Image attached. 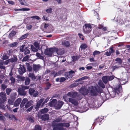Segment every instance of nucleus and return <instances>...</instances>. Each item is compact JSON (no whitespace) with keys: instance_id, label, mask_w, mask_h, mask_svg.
Listing matches in <instances>:
<instances>
[{"instance_id":"f257e3e1","label":"nucleus","mask_w":130,"mask_h":130,"mask_svg":"<svg viewBox=\"0 0 130 130\" xmlns=\"http://www.w3.org/2000/svg\"><path fill=\"white\" fill-rule=\"evenodd\" d=\"M68 96L72 97V98H69V101L74 105H77L78 103L77 101L73 98H75L77 96V93L74 91H71L69 92L67 94Z\"/></svg>"},{"instance_id":"f03ea898","label":"nucleus","mask_w":130,"mask_h":130,"mask_svg":"<svg viewBox=\"0 0 130 130\" xmlns=\"http://www.w3.org/2000/svg\"><path fill=\"white\" fill-rule=\"evenodd\" d=\"M33 102L32 100H30L28 102V100L26 98H24L23 100L20 105V107L22 108L25 105V107L27 108L33 104Z\"/></svg>"},{"instance_id":"7ed1b4c3","label":"nucleus","mask_w":130,"mask_h":130,"mask_svg":"<svg viewBox=\"0 0 130 130\" xmlns=\"http://www.w3.org/2000/svg\"><path fill=\"white\" fill-rule=\"evenodd\" d=\"M122 90V87L121 85H118L114 89V91L111 92V95L112 97H115V95L116 93L118 94L119 92H121Z\"/></svg>"},{"instance_id":"20e7f679","label":"nucleus","mask_w":130,"mask_h":130,"mask_svg":"<svg viewBox=\"0 0 130 130\" xmlns=\"http://www.w3.org/2000/svg\"><path fill=\"white\" fill-rule=\"evenodd\" d=\"M92 30L91 26L90 24H85L83 26V31L85 33L89 32Z\"/></svg>"},{"instance_id":"39448f33","label":"nucleus","mask_w":130,"mask_h":130,"mask_svg":"<svg viewBox=\"0 0 130 130\" xmlns=\"http://www.w3.org/2000/svg\"><path fill=\"white\" fill-rule=\"evenodd\" d=\"M25 45H23L20 47V51L22 52H24V54L26 55L30 53V51L28 50V47H25Z\"/></svg>"},{"instance_id":"423d86ee","label":"nucleus","mask_w":130,"mask_h":130,"mask_svg":"<svg viewBox=\"0 0 130 130\" xmlns=\"http://www.w3.org/2000/svg\"><path fill=\"white\" fill-rule=\"evenodd\" d=\"M89 90L91 95L94 96L97 95L98 92L96 87L93 86L90 87L89 88Z\"/></svg>"},{"instance_id":"0eeeda50","label":"nucleus","mask_w":130,"mask_h":130,"mask_svg":"<svg viewBox=\"0 0 130 130\" xmlns=\"http://www.w3.org/2000/svg\"><path fill=\"white\" fill-rule=\"evenodd\" d=\"M114 76H103L102 78V80L105 84H106L107 83L108 80H111L114 79Z\"/></svg>"},{"instance_id":"6e6552de","label":"nucleus","mask_w":130,"mask_h":130,"mask_svg":"<svg viewBox=\"0 0 130 130\" xmlns=\"http://www.w3.org/2000/svg\"><path fill=\"white\" fill-rule=\"evenodd\" d=\"M6 94L4 92H1L0 93V102L4 103L7 99Z\"/></svg>"},{"instance_id":"1a4fd4ad","label":"nucleus","mask_w":130,"mask_h":130,"mask_svg":"<svg viewBox=\"0 0 130 130\" xmlns=\"http://www.w3.org/2000/svg\"><path fill=\"white\" fill-rule=\"evenodd\" d=\"M54 48L51 49H47L45 50L44 54L49 56H51L52 54L54 55Z\"/></svg>"},{"instance_id":"9d476101","label":"nucleus","mask_w":130,"mask_h":130,"mask_svg":"<svg viewBox=\"0 0 130 130\" xmlns=\"http://www.w3.org/2000/svg\"><path fill=\"white\" fill-rule=\"evenodd\" d=\"M29 94L33 95L34 97L37 96L38 94L39 93L38 91H35V90L32 88H30L29 89Z\"/></svg>"},{"instance_id":"9b49d317","label":"nucleus","mask_w":130,"mask_h":130,"mask_svg":"<svg viewBox=\"0 0 130 130\" xmlns=\"http://www.w3.org/2000/svg\"><path fill=\"white\" fill-rule=\"evenodd\" d=\"M79 92L84 95H87L88 93V91L85 87H82L79 90Z\"/></svg>"},{"instance_id":"f8f14e48","label":"nucleus","mask_w":130,"mask_h":130,"mask_svg":"<svg viewBox=\"0 0 130 130\" xmlns=\"http://www.w3.org/2000/svg\"><path fill=\"white\" fill-rule=\"evenodd\" d=\"M54 55H62L63 54V52L61 50L59 49H58L56 48H54Z\"/></svg>"},{"instance_id":"ddd939ff","label":"nucleus","mask_w":130,"mask_h":130,"mask_svg":"<svg viewBox=\"0 0 130 130\" xmlns=\"http://www.w3.org/2000/svg\"><path fill=\"white\" fill-rule=\"evenodd\" d=\"M20 67L18 70V72L20 74H22L26 71V69L23 65L20 64Z\"/></svg>"},{"instance_id":"4468645a","label":"nucleus","mask_w":130,"mask_h":130,"mask_svg":"<svg viewBox=\"0 0 130 130\" xmlns=\"http://www.w3.org/2000/svg\"><path fill=\"white\" fill-rule=\"evenodd\" d=\"M63 104V102L61 101H59L55 106L56 109H60Z\"/></svg>"},{"instance_id":"2eb2a0df","label":"nucleus","mask_w":130,"mask_h":130,"mask_svg":"<svg viewBox=\"0 0 130 130\" xmlns=\"http://www.w3.org/2000/svg\"><path fill=\"white\" fill-rule=\"evenodd\" d=\"M17 61V58L16 57H14V58L6 60L4 62V64H7L10 62H16Z\"/></svg>"},{"instance_id":"dca6fc26","label":"nucleus","mask_w":130,"mask_h":130,"mask_svg":"<svg viewBox=\"0 0 130 130\" xmlns=\"http://www.w3.org/2000/svg\"><path fill=\"white\" fill-rule=\"evenodd\" d=\"M18 90L19 93L20 95L25 96L26 94V92L22 89H21V88H18Z\"/></svg>"},{"instance_id":"f3484780","label":"nucleus","mask_w":130,"mask_h":130,"mask_svg":"<svg viewBox=\"0 0 130 130\" xmlns=\"http://www.w3.org/2000/svg\"><path fill=\"white\" fill-rule=\"evenodd\" d=\"M62 126H61L58 123L54 127L53 130H66Z\"/></svg>"},{"instance_id":"a211bd4d","label":"nucleus","mask_w":130,"mask_h":130,"mask_svg":"<svg viewBox=\"0 0 130 130\" xmlns=\"http://www.w3.org/2000/svg\"><path fill=\"white\" fill-rule=\"evenodd\" d=\"M8 102L9 104L7 105V107L9 110H11L12 106H11V105H13V102L12 100L9 99L8 100Z\"/></svg>"},{"instance_id":"6ab92c4d","label":"nucleus","mask_w":130,"mask_h":130,"mask_svg":"<svg viewBox=\"0 0 130 130\" xmlns=\"http://www.w3.org/2000/svg\"><path fill=\"white\" fill-rule=\"evenodd\" d=\"M22 101V99L20 98L18 99L15 102L14 106L15 107L18 106L20 104Z\"/></svg>"},{"instance_id":"aec40b11","label":"nucleus","mask_w":130,"mask_h":130,"mask_svg":"<svg viewBox=\"0 0 130 130\" xmlns=\"http://www.w3.org/2000/svg\"><path fill=\"white\" fill-rule=\"evenodd\" d=\"M41 67L39 64H35L33 65V69L34 71H35V72H36L39 70Z\"/></svg>"},{"instance_id":"412c9836","label":"nucleus","mask_w":130,"mask_h":130,"mask_svg":"<svg viewBox=\"0 0 130 130\" xmlns=\"http://www.w3.org/2000/svg\"><path fill=\"white\" fill-rule=\"evenodd\" d=\"M43 99H40L39 101L38 102L35 107L36 109H38L39 108L41 104L43 102Z\"/></svg>"},{"instance_id":"4be33fe9","label":"nucleus","mask_w":130,"mask_h":130,"mask_svg":"<svg viewBox=\"0 0 130 130\" xmlns=\"http://www.w3.org/2000/svg\"><path fill=\"white\" fill-rule=\"evenodd\" d=\"M113 48V47H111L110 48V50H109V52L107 51L105 52V55L108 56L110 55L111 54L114 52Z\"/></svg>"},{"instance_id":"5701e85b","label":"nucleus","mask_w":130,"mask_h":130,"mask_svg":"<svg viewBox=\"0 0 130 130\" xmlns=\"http://www.w3.org/2000/svg\"><path fill=\"white\" fill-rule=\"evenodd\" d=\"M61 119L60 118H59L53 121L52 122V125H56L58 124L57 123L60 122L61 121Z\"/></svg>"},{"instance_id":"b1692460","label":"nucleus","mask_w":130,"mask_h":130,"mask_svg":"<svg viewBox=\"0 0 130 130\" xmlns=\"http://www.w3.org/2000/svg\"><path fill=\"white\" fill-rule=\"evenodd\" d=\"M41 118L43 120H47L49 119V115L47 114L44 115L42 116Z\"/></svg>"},{"instance_id":"393cba45","label":"nucleus","mask_w":130,"mask_h":130,"mask_svg":"<svg viewBox=\"0 0 130 130\" xmlns=\"http://www.w3.org/2000/svg\"><path fill=\"white\" fill-rule=\"evenodd\" d=\"M30 10V9L29 8H22L20 9H16L15 8L14 9V10L15 11H27Z\"/></svg>"},{"instance_id":"a878e982","label":"nucleus","mask_w":130,"mask_h":130,"mask_svg":"<svg viewBox=\"0 0 130 130\" xmlns=\"http://www.w3.org/2000/svg\"><path fill=\"white\" fill-rule=\"evenodd\" d=\"M62 44L63 45L66 47H69L70 45V43L68 41H65L62 42Z\"/></svg>"},{"instance_id":"bb28decb","label":"nucleus","mask_w":130,"mask_h":130,"mask_svg":"<svg viewBox=\"0 0 130 130\" xmlns=\"http://www.w3.org/2000/svg\"><path fill=\"white\" fill-rule=\"evenodd\" d=\"M65 76L68 79L72 78L73 76V75L69 72H66L65 73Z\"/></svg>"},{"instance_id":"cd10ccee","label":"nucleus","mask_w":130,"mask_h":130,"mask_svg":"<svg viewBox=\"0 0 130 130\" xmlns=\"http://www.w3.org/2000/svg\"><path fill=\"white\" fill-rule=\"evenodd\" d=\"M59 125L62 126H65L67 127H68L69 126L70 124L69 123H59Z\"/></svg>"},{"instance_id":"c85d7f7f","label":"nucleus","mask_w":130,"mask_h":130,"mask_svg":"<svg viewBox=\"0 0 130 130\" xmlns=\"http://www.w3.org/2000/svg\"><path fill=\"white\" fill-rule=\"evenodd\" d=\"M28 76L31 78L33 80H34L36 78V77L33 73H29L28 74Z\"/></svg>"},{"instance_id":"c756f323","label":"nucleus","mask_w":130,"mask_h":130,"mask_svg":"<svg viewBox=\"0 0 130 130\" xmlns=\"http://www.w3.org/2000/svg\"><path fill=\"white\" fill-rule=\"evenodd\" d=\"M115 61H117V62H116V63H118L119 64H120L122 63V61L121 59L119 58H116L115 60Z\"/></svg>"},{"instance_id":"7c9ffc66","label":"nucleus","mask_w":130,"mask_h":130,"mask_svg":"<svg viewBox=\"0 0 130 130\" xmlns=\"http://www.w3.org/2000/svg\"><path fill=\"white\" fill-rule=\"evenodd\" d=\"M98 84L102 88H105V85L100 80L99 81Z\"/></svg>"},{"instance_id":"2f4dec72","label":"nucleus","mask_w":130,"mask_h":130,"mask_svg":"<svg viewBox=\"0 0 130 130\" xmlns=\"http://www.w3.org/2000/svg\"><path fill=\"white\" fill-rule=\"evenodd\" d=\"M28 35L29 34L27 33L23 35L22 37L20 38V40H22L26 38Z\"/></svg>"},{"instance_id":"473e14b6","label":"nucleus","mask_w":130,"mask_h":130,"mask_svg":"<svg viewBox=\"0 0 130 130\" xmlns=\"http://www.w3.org/2000/svg\"><path fill=\"white\" fill-rule=\"evenodd\" d=\"M31 48L32 51H33L36 52L38 50V48L36 47H35L34 46L32 45H31Z\"/></svg>"},{"instance_id":"72a5a7b5","label":"nucleus","mask_w":130,"mask_h":130,"mask_svg":"<svg viewBox=\"0 0 130 130\" xmlns=\"http://www.w3.org/2000/svg\"><path fill=\"white\" fill-rule=\"evenodd\" d=\"M48 111V109L47 108H44L41 110V112L42 113H45L47 112Z\"/></svg>"},{"instance_id":"f704fd0d","label":"nucleus","mask_w":130,"mask_h":130,"mask_svg":"<svg viewBox=\"0 0 130 130\" xmlns=\"http://www.w3.org/2000/svg\"><path fill=\"white\" fill-rule=\"evenodd\" d=\"M87 47L86 44H83L81 45L80 46V47L82 49H85Z\"/></svg>"},{"instance_id":"c9c22d12","label":"nucleus","mask_w":130,"mask_h":130,"mask_svg":"<svg viewBox=\"0 0 130 130\" xmlns=\"http://www.w3.org/2000/svg\"><path fill=\"white\" fill-rule=\"evenodd\" d=\"M15 31H12L10 33L9 35V36L10 37H12L15 35L16 34Z\"/></svg>"},{"instance_id":"e433bc0d","label":"nucleus","mask_w":130,"mask_h":130,"mask_svg":"<svg viewBox=\"0 0 130 130\" xmlns=\"http://www.w3.org/2000/svg\"><path fill=\"white\" fill-rule=\"evenodd\" d=\"M41 126L39 125H35V130H41Z\"/></svg>"},{"instance_id":"4c0bfd02","label":"nucleus","mask_w":130,"mask_h":130,"mask_svg":"<svg viewBox=\"0 0 130 130\" xmlns=\"http://www.w3.org/2000/svg\"><path fill=\"white\" fill-rule=\"evenodd\" d=\"M52 8H49L47 9H46L45 11L47 13H51L52 12Z\"/></svg>"},{"instance_id":"58836bf2","label":"nucleus","mask_w":130,"mask_h":130,"mask_svg":"<svg viewBox=\"0 0 130 130\" xmlns=\"http://www.w3.org/2000/svg\"><path fill=\"white\" fill-rule=\"evenodd\" d=\"M100 52L98 51H94L93 53V55L94 56L95 55H99L100 54Z\"/></svg>"},{"instance_id":"ea45409f","label":"nucleus","mask_w":130,"mask_h":130,"mask_svg":"<svg viewBox=\"0 0 130 130\" xmlns=\"http://www.w3.org/2000/svg\"><path fill=\"white\" fill-rule=\"evenodd\" d=\"M87 78H88L86 76H85L83 77L82 78L78 79L77 80V81H81V80H85V79H87Z\"/></svg>"},{"instance_id":"a19ab883","label":"nucleus","mask_w":130,"mask_h":130,"mask_svg":"<svg viewBox=\"0 0 130 130\" xmlns=\"http://www.w3.org/2000/svg\"><path fill=\"white\" fill-rule=\"evenodd\" d=\"M30 82V79L28 78H27L26 79L25 82V84L26 85H28Z\"/></svg>"},{"instance_id":"79ce46f5","label":"nucleus","mask_w":130,"mask_h":130,"mask_svg":"<svg viewBox=\"0 0 130 130\" xmlns=\"http://www.w3.org/2000/svg\"><path fill=\"white\" fill-rule=\"evenodd\" d=\"M29 58V56L27 55L22 60L23 61H27Z\"/></svg>"},{"instance_id":"37998d69","label":"nucleus","mask_w":130,"mask_h":130,"mask_svg":"<svg viewBox=\"0 0 130 130\" xmlns=\"http://www.w3.org/2000/svg\"><path fill=\"white\" fill-rule=\"evenodd\" d=\"M11 91V89L9 88H7L6 89V91L7 94L8 95L10 93Z\"/></svg>"},{"instance_id":"c03bdc74","label":"nucleus","mask_w":130,"mask_h":130,"mask_svg":"<svg viewBox=\"0 0 130 130\" xmlns=\"http://www.w3.org/2000/svg\"><path fill=\"white\" fill-rule=\"evenodd\" d=\"M99 28V29H101L103 30H106L107 29L106 27H104L103 25H100Z\"/></svg>"},{"instance_id":"a18cd8bd","label":"nucleus","mask_w":130,"mask_h":130,"mask_svg":"<svg viewBox=\"0 0 130 130\" xmlns=\"http://www.w3.org/2000/svg\"><path fill=\"white\" fill-rule=\"evenodd\" d=\"M36 55L37 57H39L41 59H42L43 58V57L41 55L40 53H36Z\"/></svg>"},{"instance_id":"49530a36","label":"nucleus","mask_w":130,"mask_h":130,"mask_svg":"<svg viewBox=\"0 0 130 130\" xmlns=\"http://www.w3.org/2000/svg\"><path fill=\"white\" fill-rule=\"evenodd\" d=\"M29 88V87L27 86H21V89L24 90H25Z\"/></svg>"},{"instance_id":"de8ad7c7","label":"nucleus","mask_w":130,"mask_h":130,"mask_svg":"<svg viewBox=\"0 0 130 130\" xmlns=\"http://www.w3.org/2000/svg\"><path fill=\"white\" fill-rule=\"evenodd\" d=\"M34 46L35 47H36L38 48L39 49V44L38 42H36L34 43Z\"/></svg>"},{"instance_id":"09e8293b","label":"nucleus","mask_w":130,"mask_h":130,"mask_svg":"<svg viewBox=\"0 0 130 130\" xmlns=\"http://www.w3.org/2000/svg\"><path fill=\"white\" fill-rule=\"evenodd\" d=\"M121 67V65H116L112 67V68L114 70L115 69H118V68Z\"/></svg>"},{"instance_id":"8fccbe9b","label":"nucleus","mask_w":130,"mask_h":130,"mask_svg":"<svg viewBox=\"0 0 130 130\" xmlns=\"http://www.w3.org/2000/svg\"><path fill=\"white\" fill-rule=\"evenodd\" d=\"M18 43L17 42H14L13 43L10 44V46L11 47H14Z\"/></svg>"},{"instance_id":"3c124183","label":"nucleus","mask_w":130,"mask_h":130,"mask_svg":"<svg viewBox=\"0 0 130 130\" xmlns=\"http://www.w3.org/2000/svg\"><path fill=\"white\" fill-rule=\"evenodd\" d=\"M9 117L10 118H11L12 119H13L15 120L17 119L16 118V117H15V116L14 115H10L9 116Z\"/></svg>"},{"instance_id":"603ef678","label":"nucleus","mask_w":130,"mask_h":130,"mask_svg":"<svg viewBox=\"0 0 130 130\" xmlns=\"http://www.w3.org/2000/svg\"><path fill=\"white\" fill-rule=\"evenodd\" d=\"M10 80H11L12 83H14L15 82V79L13 76H11L10 77Z\"/></svg>"},{"instance_id":"864d4df0","label":"nucleus","mask_w":130,"mask_h":130,"mask_svg":"<svg viewBox=\"0 0 130 130\" xmlns=\"http://www.w3.org/2000/svg\"><path fill=\"white\" fill-rule=\"evenodd\" d=\"M31 18L33 19H35L37 20H39L40 19L39 17L37 16H34L31 17Z\"/></svg>"},{"instance_id":"5fc2aeb1","label":"nucleus","mask_w":130,"mask_h":130,"mask_svg":"<svg viewBox=\"0 0 130 130\" xmlns=\"http://www.w3.org/2000/svg\"><path fill=\"white\" fill-rule=\"evenodd\" d=\"M72 58L74 61H75L78 60L79 58V57L78 56H74L72 57Z\"/></svg>"},{"instance_id":"6e6d98bb","label":"nucleus","mask_w":130,"mask_h":130,"mask_svg":"<svg viewBox=\"0 0 130 130\" xmlns=\"http://www.w3.org/2000/svg\"><path fill=\"white\" fill-rule=\"evenodd\" d=\"M1 87L3 90H4L6 88L7 86L4 84H2L1 86Z\"/></svg>"},{"instance_id":"4d7b16f0","label":"nucleus","mask_w":130,"mask_h":130,"mask_svg":"<svg viewBox=\"0 0 130 130\" xmlns=\"http://www.w3.org/2000/svg\"><path fill=\"white\" fill-rule=\"evenodd\" d=\"M6 41L4 40V39H3L0 41V43L1 44H5L6 43Z\"/></svg>"},{"instance_id":"13d9d810","label":"nucleus","mask_w":130,"mask_h":130,"mask_svg":"<svg viewBox=\"0 0 130 130\" xmlns=\"http://www.w3.org/2000/svg\"><path fill=\"white\" fill-rule=\"evenodd\" d=\"M29 120L30 122L33 123L34 122L33 118L32 117H30L29 119Z\"/></svg>"},{"instance_id":"bf43d9fd","label":"nucleus","mask_w":130,"mask_h":130,"mask_svg":"<svg viewBox=\"0 0 130 130\" xmlns=\"http://www.w3.org/2000/svg\"><path fill=\"white\" fill-rule=\"evenodd\" d=\"M66 80V78L64 77H61L60 80V82H63L64 81Z\"/></svg>"},{"instance_id":"052dcab7","label":"nucleus","mask_w":130,"mask_h":130,"mask_svg":"<svg viewBox=\"0 0 130 130\" xmlns=\"http://www.w3.org/2000/svg\"><path fill=\"white\" fill-rule=\"evenodd\" d=\"M42 19L45 20L47 21L49 19L45 15H44L42 17Z\"/></svg>"},{"instance_id":"680f3d73","label":"nucleus","mask_w":130,"mask_h":130,"mask_svg":"<svg viewBox=\"0 0 130 130\" xmlns=\"http://www.w3.org/2000/svg\"><path fill=\"white\" fill-rule=\"evenodd\" d=\"M96 121L98 123H99L100 122H101L102 121L101 118H97L96 119Z\"/></svg>"},{"instance_id":"e2e57ef3","label":"nucleus","mask_w":130,"mask_h":130,"mask_svg":"<svg viewBox=\"0 0 130 130\" xmlns=\"http://www.w3.org/2000/svg\"><path fill=\"white\" fill-rule=\"evenodd\" d=\"M44 26V28L45 29H46L48 26L49 25L48 24H46L45 23H43L42 24Z\"/></svg>"},{"instance_id":"0e129e2a","label":"nucleus","mask_w":130,"mask_h":130,"mask_svg":"<svg viewBox=\"0 0 130 130\" xmlns=\"http://www.w3.org/2000/svg\"><path fill=\"white\" fill-rule=\"evenodd\" d=\"M33 108V106H32L31 107H30V108H29L28 109H27L26 110V111L29 112Z\"/></svg>"},{"instance_id":"69168bd1","label":"nucleus","mask_w":130,"mask_h":130,"mask_svg":"<svg viewBox=\"0 0 130 130\" xmlns=\"http://www.w3.org/2000/svg\"><path fill=\"white\" fill-rule=\"evenodd\" d=\"M32 26L31 25H29L26 26V28L28 30H30L32 28Z\"/></svg>"},{"instance_id":"338daca9","label":"nucleus","mask_w":130,"mask_h":130,"mask_svg":"<svg viewBox=\"0 0 130 130\" xmlns=\"http://www.w3.org/2000/svg\"><path fill=\"white\" fill-rule=\"evenodd\" d=\"M5 119V117L1 115H0V120H4Z\"/></svg>"},{"instance_id":"774afa93","label":"nucleus","mask_w":130,"mask_h":130,"mask_svg":"<svg viewBox=\"0 0 130 130\" xmlns=\"http://www.w3.org/2000/svg\"><path fill=\"white\" fill-rule=\"evenodd\" d=\"M57 102V100L56 99H54L53 100L51 101V103H53L54 104H55V103H56Z\"/></svg>"}]
</instances>
